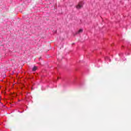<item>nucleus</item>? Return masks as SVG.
Wrapping results in <instances>:
<instances>
[{
    "label": "nucleus",
    "instance_id": "obj_1",
    "mask_svg": "<svg viewBox=\"0 0 131 131\" xmlns=\"http://www.w3.org/2000/svg\"><path fill=\"white\" fill-rule=\"evenodd\" d=\"M83 6V3L82 2H80L76 7L78 10H79V9H81L82 8V6Z\"/></svg>",
    "mask_w": 131,
    "mask_h": 131
},
{
    "label": "nucleus",
    "instance_id": "obj_2",
    "mask_svg": "<svg viewBox=\"0 0 131 131\" xmlns=\"http://www.w3.org/2000/svg\"><path fill=\"white\" fill-rule=\"evenodd\" d=\"M83 31V30H82V29H80L78 31L76 32V34H79L80 33H82Z\"/></svg>",
    "mask_w": 131,
    "mask_h": 131
},
{
    "label": "nucleus",
    "instance_id": "obj_4",
    "mask_svg": "<svg viewBox=\"0 0 131 131\" xmlns=\"http://www.w3.org/2000/svg\"><path fill=\"white\" fill-rule=\"evenodd\" d=\"M57 59H58V60H60V58H59L58 57H57Z\"/></svg>",
    "mask_w": 131,
    "mask_h": 131
},
{
    "label": "nucleus",
    "instance_id": "obj_3",
    "mask_svg": "<svg viewBox=\"0 0 131 131\" xmlns=\"http://www.w3.org/2000/svg\"><path fill=\"white\" fill-rule=\"evenodd\" d=\"M37 69V67H34L33 68V69H32V70H33V71H36V70Z\"/></svg>",
    "mask_w": 131,
    "mask_h": 131
}]
</instances>
